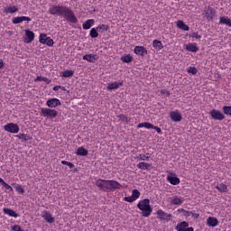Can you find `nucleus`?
Returning <instances> with one entry per match:
<instances>
[{
    "label": "nucleus",
    "mask_w": 231,
    "mask_h": 231,
    "mask_svg": "<svg viewBox=\"0 0 231 231\" xmlns=\"http://www.w3.org/2000/svg\"><path fill=\"white\" fill-rule=\"evenodd\" d=\"M49 14L54 17H61L62 19H65L67 23H71L72 24H77V23H79L75 12L68 6L59 5H51L49 8Z\"/></svg>",
    "instance_id": "1"
},
{
    "label": "nucleus",
    "mask_w": 231,
    "mask_h": 231,
    "mask_svg": "<svg viewBox=\"0 0 231 231\" xmlns=\"http://www.w3.org/2000/svg\"><path fill=\"white\" fill-rule=\"evenodd\" d=\"M96 187H98L99 190H103V192H111L113 190H118L119 189H122V184L116 180L99 179L96 180Z\"/></svg>",
    "instance_id": "2"
},
{
    "label": "nucleus",
    "mask_w": 231,
    "mask_h": 231,
    "mask_svg": "<svg viewBox=\"0 0 231 231\" xmlns=\"http://www.w3.org/2000/svg\"><path fill=\"white\" fill-rule=\"evenodd\" d=\"M137 208L141 210V214L143 217H149L151 214H152V207L151 206V199H143L139 200L137 204Z\"/></svg>",
    "instance_id": "3"
},
{
    "label": "nucleus",
    "mask_w": 231,
    "mask_h": 231,
    "mask_svg": "<svg viewBox=\"0 0 231 231\" xmlns=\"http://www.w3.org/2000/svg\"><path fill=\"white\" fill-rule=\"evenodd\" d=\"M40 115L44 118L53 119V118H57L59 112H57V110L55 109L43 107L41 109Z\"/></svg>",
    "instance_id": "4"
},
{
    "label": "nucleus",
    "mask_w": 231,
    "mask_h": 231,
    "mask_svg": "<svg viewBox=\"0 0 231 231\" xmlns=\"http://www.w3.org/2000/svg\"><path fill=\"white\" fill-rule=\"evenodd\" d=\"M216 14H217V12L214 9V7L208 5V7H206L204 9V17L205 19H207V21L208 22H212L214 21V18L216 17Z\"/></svg>",
    "instance_id": "5"
},
{
    "label": "nucleus",
    "mask_w": 231,
    "mask_h": 231,
    "mask_svg": "<svg viewBox=\"0 0 231 231\" xmlns=\"http://www.w3.org/2000/svg\"><path fill=\"white\" fill-rule=\"evenodd\" d=\"M156 216L160 221H165L166 223L172 221V214H169L163 211V209H158L156 211Z\"/></svg>",
    "instance_id": "6"
},
{
    "label": "nucleus",
    "mask_w": 231,
    "mask_h": 231,
    "mask_svg": "<svg viewBox=\"0 0 231 231\" xmlns=\"http://www.w3.org/2000/svg\"><path fill=\"white\" fill-rule=\"evenodd\" d=\"M4 130L6 131V133H11L12 134H17V133H19L20 131V128L17 124L9 123L4 126Z\"/></svg>",
    "instance_id": "7"
},
{
    "label": "nucleus",
    "mask_w": 231,
    "mask_h": 231,
    "mask_svg": "<svg viewBox=\"0 0 231 231\" xmlns=\"http://www.w3.org/2000/svg\"><path fill=\"white\" fill-rule=\"evenodd\" d=\"M209 115L213 120H218V122L225 120V114L217 109L210 110Z\"/></svg>",
    "instance_id": "8"
},
{
    "label": "nucleus",
    "mask_w": 231,
    "mask_h": 231,
    "mask_svg": "<svg viewBox=\"0 0 231 231\" xmlns=\"http://www.w3.org/2000/svg\"><path fill=\"white\" fill-rule=\"evenodd\" d=\"M175 230L177 231H194V227H189V222L182 221L177 224Z\"/></svg>",
    "instance_id": "9"
},
{
    "label": "nucleus",
    "mask_w": 231,
    "mask_h": 231,
    "mask_svg": "<svg viewBox=\"0 0 231 231\" xmlns=\"http://www.w3.org/2000/svg\"><path fill=\"white\" fill-rule=\"evenodd\" d=\"M42 217L44 219V221H46V223H49L50 225H51V223H55V217L48 210L42 211Z\"/></svg>",
    "instance_id": "10"
},
{
    "label": "nucleus",
    "mask_w": 231,
    "mask_h": 231,
    "mask_svg": "<svg viewBox=\"0 0 231 231\" xmlns=\"http://www.w3.org/2000/svg\"><path fill=\"white\" fill-rule=\"evenodd\" d=\"M60 105H61L60 99L56 97L50 98L46 101V106L51 109H53V107H59V106Z\"/></svg>",
    "instance_id": "11"
},
{
    "label": "nucleus",
    "mask_w": 231,
    "mask_h": 231,
    "mask_svg": "<svg viewBox=\"0 0 231 231\" xmlns=\"http://www.w3.org/2000/svg\"><path fill=\"white\" fill-rule=\"evenodd\" d=\"M122 86H124V81H114L112 83H108L106 89L107 91H113L122 88Z\"/></svg>",
    "instance_id": "12"
},
{
    "label": "nucleus",
    "mask_w": 231,
    "mask_h": 231,
    "mask_svg": "<svg viewBox=\"0 0 231 231\" xmlns=\"http://www.w3.org/2000/svg\"><path fill=\"white\" fill-rule=\"evenodd\" d=\"M134 53L140 57H145L147 55V49L143 46H135L134 49Z\"/></svg>",
    "instance_id": "13"
},
{
    "label": "nucleus",
    "mask_w": 231,
    "mask_h": 231,
    "mask_svg": "<svg viewBox=\"0 0 231 231\" xmlns=\"http://www.w3.org/2000/svg\"><path fill=\"white\" fill-rule=\"evenodd\" d=\"M27 21V23H30L32 21V18L28 16H16L12 19L13 24H21V23Z\"/></svg>",
    "instance_id": "14"
},
{
    "label": "nucleus",
    "mask_w": 231,
    "mask_h": 231,
    "mask_svg": "<svg viewBox=\"0 0 231 231\" xmlns=\"http://www.w3.org/2000/svg\"><path fill=\"white\" fill-rule=\"evenodd\" d=\"M35 39V33L31 30H25V40L26 44H30Z\"/></svg>",
    "instance_id": "15"
},
{
    "label": "nucleus",
    "mask_w": 231,
    "mask_h": 231,
    "mask_svg": "<svg viewBox=\"0 0 231 231\" xmlns=\"http://www.w3.org/2000/svg\"><path fill=\"white\" fill-rule=\"evenodd\" d=\"M185 199L177 195L173 196L171 200V204L176 206L183 205Z\"/></svg>",
    "instance_id": "16"
},
{
    "label": "nucleus",
    "mask_w": 231,
    "mask_h": 231,
    "mask_svg": "<svg viewBox=\"0 0 231 231\" xmlns=\"http://www.w3.org/2000/svg\"><path fill=\"white\" fill-rule=\"evenodd\" d=\"M170 118L172 120V122H181L183 117L180 112L172 111L170 113Z\"/></svg>",
    "instance_id": "17"
},
{
    "label": "nucleus",
    "mask_w": 231,
    "mask_h": 231,
    "mask_svg": "<svg viewBox=\"0 0 231 231\" xmlns=\"http://www.w3.org/2000/svg\"><path fill=\"white\" fill-rule=\"evenodd\" d=\"M185 50L187 51H191V53H197L199 48H198V43H188L185 45Z\"/></svg>",
    "instance_id": "18"
},
{
    "label": "nucleus",
    "mask_w": 231,
    "mask_h": 231,
    "mask_svg": "<svg viewBox=\"0 0 231 231\" xmlns=\"http://www.w3.org/2000/svg\"><path fill=\"white\" fill-rule=\"evenodd\" d=\"M97 60H98V55L97 54H86L83 56V60H87V62L95 63V61Z\"/></svg>",
    "instance_id": "19"
},
{
    "label": "nucleus",
    "mask_w": 231,
    "mask_h": 231,
    "mask_svg": "<svg viewBox=\"0 0 231 231\" xmlns=\"http://www.w3.org/2000/svg\"><path fill=\"white\" fill-rule=\"evenodd\" d=\"M3 212L4 214H5V216H9V217H19V214H17V212L11 208H5L3 209Z\"/></svg>",
    "instance_id": "20"
},
{
    "label": "nucleus",
    "mask_w": 231,
    "mask_h": 231,
    "mask_svg": "<svg viewBox=\"0 0 231 231\" xmlns=\"http://www.w3.org/2000/svg\"><path fill=\"white\" fill-rule=\"evenodd\" d=\"M207 225L208 226L216 227L217 225H219V220H217L215 217H209L207 219Z\"/></svg>",
    "instance_id": "21"
},
{
    "label": "nucleus",
    "mask_w": 231,
    "mask_h": 231,
    "mask_svg": "<svg viewBox=\"0 0 231 231\" xmlns=\"http://www.w3.org/2000/svg\"><path fill=\"white\" fill-rule=\"evenodd\" d=\"M218 24H225L228 28H231V19L228 16H220Z\"/></svg>",
    "instance_id": "22"
},
{
    "label": "nucleus",
    "mask_w": 231,
    "mask_h": 231,
    "mask_svg": "<svg viewBox=\"0 0 231 231\" xmlns=\"http://www.w3.org/2000/svg\"><path fill=\"white\" fill-rule=\"evenodd\" d=\"M167 180L169 181V183H171V185H180V178L176 177V175L174 176L168 175Z\"/></svg>",
    "instance_id": "23"
},
{
    "label": "nucleus",
    "mask_w": 231,
    "mask_h": 231,
    "mask_svg": "<svg viewBox=\"0 0 231 231\" xmlns=\"http://www.w3.org/2000/svg\"><path fill=\"white\" fill-rule=\"evenodd\" d=\"M92 26H95L94 19H88L82 24L83 30H90Z\"/></svg>",
    "instance_id": "24"
},
{
    "label": "nucleus",
    "mask_w": 231,
    "mask_h": 231,
    "mask_svg": "<svg viewBox=\"0 0 231 231\" xmlns=\"http://www.w3.org/2000/svg\"><path fill=\"white\" fill-rule=\"evenodd\" d=\"M177 28H179V30H183L184 32H189V30H190V27H189V25L185 24L184 21L179 20L177 21Z\"/></svg>",
    "instance_id": "25"
},
{
    "label": "nucleus",
    "mask_w": 231,
    "mask_h": 231,
    "mask_svg": "<svg viewBox=\"0 0 231 231\" xmlns=\"http://www.w3.org/2000/svg\"><path fill=\"white\" fill-rule=\"evenodd\" d=\"M137 168L141 169L142 171H151V169H152V164L147 162H139L137 164Z\"/></svg>",
    "instance_id": "26"
},
{
    "label": "nucleus",
    "mask_w": 231,
    "mask_h": 231,
    "mask_svg": "<svg viewBox=\"0 0 231 231\" xmlns=\"http://www.w3.org/2000/svg\"><path fill=\"white\" fill-rule=\"evenodd\" d=\"M5 14H15L19 12V8L16 5H9L4 8Z\"/></svg>",
    "instance_id": "27"
},
{
    "label": "nucleus",
    "mask_w": 231,
    "mask_h": 231,
    "mask_svg": "<svg viewBox=\"0 0 231 231\" xmlns=\"http://www.w3.org/2000/svg\"><path fill=\"white\" fill-rule=\"evenodd\" d=\"M152 48L157 50V51H160L161 50H163V43H162V41L153 40Z\"/></svg>",
    "instance_id": "28"
},
{
    "label": "nucleus",
    "mask_w": 231,
    "mask_h": 231,
    "mask_svg": "<svg viewBox=\"0 0 231 231\" xmlns=\"http://www.w3.org/2000/svg\"><path fill=\"white\" fill-rule=\"evenodd\" d=\"M60 77H62L63 79H69V77H73V75H75V71L73 70H69L66 69L64 71H61L60 73Z\"/></svg>",
    "instance_id": "29"
},
{
    "label": "nucleus",
    "mask_w": 231,
    "mask_h": 231,
    "mask_svg": "<svg viewBox=\"0 0 231 231\" xmlns=\"http://www.w3.org/2000/svg\"><path fill=\"white\" fill-rule=\"evenodd\" d=\"M136 160H138L139 162H149V160H151V154H138L136 156Z\"/></svg>",
    "instance_id": "30"
},
{
    "label": "nucleus",
    "mask_w": 231,
    "mask_h": 231,
    "mask_svg": "<svg viewBox=\"0 0 231 231\" xmlns=\"http://www.w3.org/2000/svg\"><path fill=\"white\" fill-rule=\"evenodd\" d=\"M76 154H77V156H88V152L86 148L81 146L77 149Z\"/></svg>",
    "instance_id": "31"
},
{
    "label": "nucleus",
    "mask_w": 231,
    "mask_h": 231,
    "mask_svg": "<svg viewBox=\"0 0 231 231\" xmlns=\"http://www.w3.org/2000/svg\"><path fill=\"white\" fill-rule=\"evenodd\" d=\"M16 138L21 140V142H24V143L28 142V140H32V137L26 134H20L16 135Z\"/></svg>",
    "instance_id": "32"
},
{
    "label": "nucleus",
    "mask_w": 231,
    "mask_h": 231,
    "mask_svg": "<svg viewBox=\"0 0 231 231\" xmlns=\"http://www.w3.org/2000/svg\"><path fill=\"white\" fill-rule=\"evenodd\" d=\"M122 62L125 64H129V62H133V56L131 54H126L121 57Z\"/></svg>",
    "instance_id": "33"
},
{
    "label": "nucleus",
    "mask_w": 231,
    "mask_h": 231,
    "mask_svg": "<svg viewBox=\"0 0 231 231\" xmlns=\"http://www.w3.org/2000/svg\"><path fill=\"white\" fill-rule=\"evenodd\" d=\"M217 190H218V192H227L228 191V186H226L224 183H220L218 185L216 186Z\"/></svg>",
    "instance_id": "34"
},
{
    "label": "nucleus",
    "mask_w": 231,
    "mask_h": 231,
    "mask_svg": "<svg viewBox=\"0 0 231 231\" xmlns=\"http://www.w3.org/2000/svg\"><path fill=\"white\" fill-rule=\"evenodd\" d=\"M96 30H97V32H101V33H104V32H107V30H109V26L106 24H99L96 27Z\"/></svg>",
    "instance_id": "35"
},
{
    "label": "nucleus",
    "mask_w": 231,
    "mask_h": 231,
    "mask_svg": "<svg viewBox=\"0 0 231 231\" xmlns=\"http://www.w3.org/2000/svg\"><path fill=\"white\" fill-rule=\"evenodd\" d=\"M119 120L123 122L124 124H129L131 122V117H128L127 116L121 114L118 116Z\"/></svg>",
    "instance_id": "36"
},
{
    "label": "nucleus",
    "mask_w": 231,
    "mask_h": 231,
    "mask_svg": "<svg viewBox=\"0 0 231 231\" xmlns=\"http://www.w3.org/2000/svg\"><path fill=\"white\" fill-rule=\"evenodd\" d=\"M47 40H48V34H46V33L40 34L39 42H41V44H46Z\"/></svg>",
    "instance_id": "37"
},
{
    "label": "nucleus",
    "mask_w": 231,
    "mask_h": 231,
    "mask_svg": "<svg viewBox=\"0 0 231 231\" xmlns=\"http://www.w3.org/2000/svg\"><path fill=\"white\" fill-rule=\"evenodd\" d=\"M89 36L91 39H97L98 37V31L97 28H92L89 32Z\"/></svg>",
    "instance_id": "38"
},
{
    "label": "nucleus",
    "mask_w": 231,
    "mask_h": 231,
    "mask_svg": "<svg viewBox=\"0 0 231 231\" xmlns=\"http://www.w3.org/2000/svg\"><path fill=\"white\" fill-rule=\"evenodd\" d=\"M0 183L5 189V190H9V192H14V188H12V186H10V184L6 183V181H5V180H3V181Z\"/></svg>",
    "instance_id": "39"
},
{
    "label": "nucleus",
    "mask_w": 231,
    "mask_h": 231,
    "mask_svg": "<svg viewBox=\"0 0 231 231\" xmlns=\"http://www.w3.org/2000/svg\"><path fill=\"white\" fill-rule=\"evenodd\" d=\"M223 113L224 115H227L229 116H231V106H223Z\"/></svg>",
    "instance_id": "40"
},
{
    "label": "nucleus",
    "mask_w": 231,
    "mask_h": 231,
    "mask_svg": "<svg viewBox=\"0 0 231 231\" xmlns=\"http://www.w3.org/2000/svg\"><path fill=\"white\" fill-rule=\"evenodd\" d=\"M46 46H49L50 48L53 47V44H55V42H53V39L51 37H48L47 41L45 42Z\"/></svg>",
    "instance_id": "41"
},
{
    "label": "nucleus",
    "mask_w": 231,
    "mask_h": 231,
    "mask_svg": "<svg viewBox=\"0 0 231 231\" xmlns=\"http://www.w3.org/2000/svg\"><path fill=\"white\" fill-rule=\"evenodd\" d=\"M16 192L18 194H24V188H23V186L17 184L15 187H14Z\"/></svg>",
    "instance_id": "42"
},
{
    "label": "nucleus",
    "mask_w": 231,
    "mask_h": 231,
    "mask_svg": "<svg viewBox=\"0 0 231 231\" xmlns=\"http://www.w3.org/2000/svg\"><path fill=\"white\" fill-rule=\"evenodd\" d=\"M132 196L134 199H135V201H136V199L140 198V191L138 189H133Z\"/></svg>",
    "instance_id": "43"
},
{
    "label": "nucleus",
    "mask_w": 231,
    "mask_h": 231,
    "mask_svg": "<svg viewBox=\"0 0 231 231\" xmlns=\"http://www.w3.org/2000/svg\"><path fill=\"white\" fill-rule=\"evenodd\" d=\"M188 73H191V75H196L198 73V69H196V67H189Z\"/></svg>",
    "instance_id": "44"
},
{
    "label": "nucleus",
    "mask_w": 231,
    "mask_h": 231,
    "mask_svg": "<svg viewBox=\"0 0 231 231\" xmlns=\"http://www.w3.org/2000/svg\"><path fill=\"white\" fill-rule=\"evenodd\" d=\"M124 201H126L127 203H134V201H136L134 198H133V195L129 197H125Z\"/></svg>",
    "instance_id": "45"
},
{
    "label": "nucleus",
    "mask_w": 231,
    "mask_h": 231,
    "mask_svg": "<svg viewBox=\"0 0 231 231\" xmlns=\"http://www.w3.org/2000/svg\"><path fill=\"white\" fill-rule=\"evenodd\" d=\"M11 230H13V231H22L23 228L19 225H14V226H11Z\"/></svg>",
    "instance_id": "46"
},
{
    "label": "nucleus",
    "mask_w": 231,
    "mask_h": 231,
    "mask_svg": "<svg viewBox=\"0 0 231 231\" xmlns=\"http://www.w3.org/2000/svg\"><path fill=\"white\" fill-rule=\"evenodd\" d=\"M191 39H201V35L198 34V32H192L189 34Z\"/></svg>",
    "instance_id": "47"
},
{
    "label": "nucleus",
    "mask_w": 231,
    "mask_h": 231,
    "mask_svg": "<svg viewBox=\"0 0 231 231\" xmlns=\"http://www.w3.org/2000/svg\"><path fill=\"white\" fill-rule=\"evenodd\" d=\"M154 125L149 123V122H144V127L145 129H152Z\"/></svg>",
    "instance_id": "48"
},
{
    "label": "nucleus",
    "mask_w": 231,
    "mask_h": 231,
    "mask_svg": "<svg viewBox=\"0 0 231 231\" xmlns=\"http://www.w3.org/2000/svg\"><path fill=\"white\" fill-rule=\"evenodd\" d=\"M162 95H166V97H171V92L167 89L161 90Z\"/></svg>",
    "instance_id": "49"
},
{
    "label": "nucleus",
    "mask_w": 231,
    "mask_h": 231,
    "mask_svg": "<svg viewBox=\"0 0 231 231\" xmlns=\"http://www.w3.org/2000/svg\"><path fill=\"white\" fill-rule=\"evenodd\" d=\"M193 219H199V214L195 213L194 211H191V215H190Z\"/></svg>",
    "instance_id": "50"
},
{
    "label": "nucleus",
    "mask_w": 231,
    "mask_h": 231,
    "mask_svg": "<svg viewBox=\"0 0 231 231\" xmlns=\"http://www.w3.org/2000/svg\"><path fill=\"white\" fill-rule=\"evenodd\" d=\"M42 82H45L46 84H50V82H51V80H50V79H48L47 77H42Z\"/></svg>",
    "instance_id": "51"
},
{
    "label": "nucleus",
    "mask_w": 231,
    "mask_h": 231,
    "mask_svg": "<svg viewBox=\"0 0 231 231\" xmlns=\"http://www.w3.org/2000/svg\"><path fill=\"white\" fill-rule=\"evenodd\" d=\"M152 129H154L158 133V134H162V128L153 125Z\"/></svg>",
    "instance_id": "52"
},
{
    "label": "nucleus",
    "mask_w": 231,
    "mask_h": 231,
    "mask_svg": "<svg viewBox=\"0 0 231 231\" xmlns=\"http://www.w3.org/2000/svg\"><path fill=\"white\" fill-rule=\"evenodd\" d=\"M190 215H191V211H188L184 209L183 216H185L186 217H189Z\"/></svg>",
    "instance_id": "53"
},
{
    "label": "nucleus",
    "mask_w": 231,
    "mask_h": 231,
    "mask_svg": "<svg viewBox=\"0 0 231 231\" xmlns=\"http://www.w3.org/2000/svg\"><path fill=\"white\" fill-rule=\"evenodd\" d=\"M59 89H64V87H62V86H55V87H53V91H59Z\"/></svg>",
    "instance_id": "54"
},
{
    "label": "nucleus",
    "mask_w": 231,
    "mask_h": 231,
    "mask_svg": "<svg viewBox=\"0 0 231 231\" xmlns=\"http://www.w3.org/2000/svg\"><path fill=\"white\" fill-rule=\"evenodd\" d=\"M34 82H42V77L37 76V77L34 79Z\"/></svg>",
    "instance_id": "55"
},
{
    "label": "nucleus",
    "mask_w": 231,
    "mask_h": 231,
    "mask_svg": "<svg viewBox=\"0 0 231 231\" xmlns=\"http://www.w3.org/2000/svg\"><path fill=\"white\" fill-rule=\"evenodd\" d=\"M3 68H5V61L0 59V69H3Z\"/></svg>",
    "instance_id": "56"
},
{
    "label": "nucleus",
    "mask_w": 231,
    "mask_h": 231,
    "mask_svg": "<svg viewBox=\"0 0 231 231\" xmlns=\"http://www.w3.org/2000/svg\"><path fill=\"white\" fill-rule=\"evenodd\" d=\"M142 127H144V123H140L137 125V129H142Z\"/></svg>",
    "instance_id": "57"
},
{
    "label": "nucleus",
    "mask_w": 231,
    "mask_h": 231,
    "mask_svg": "<svg viewBox=\"0 0 231 231\" xmlns=\"http://www.w3.org/2000/svg\"><path fill=\"white\" fill-rule=\"evenodd\" d=\"M68 167H69V169H73V167H75V164H73V162H69Z\"/></svg>",
    "instance_id": "58"
},
{
    "label": "nucleus",
    "mask_w": 231,
    "mask_h": 231,
    "mask_svg": "<svg viewBox=\"0 0 231 231\" xmlns=\"http://www.w3.org/2000/svg\"><path fill=\"white\" fill-rule=\"evenodd\" d=\"M61 163H62V165H69V162H68V161H61Z\"/></svg>",
    "instance_id": "59"
},
{
    "label": "nucleus",
    "mask_w": 231,
    "mask_h": 231,
    "mask_svg": "<svg viewBox=\"0 0 231 231\" xmlns=\"http://www.w3.org/2000/svg\"><path fill=\"white\" fill-rule=\"evenodd\" d=\"M178 210H179V212H185L184 208H179Z\"/></svg>",
    "instance_id": "60"
},
{
    "label": "nucleus",
    "mask_w": 231,
    "mask_h": 231,
    "mask_svg": "<svg viewBox=\"0 0 231 231\" xmlns=\"http://www.w3.org/2000/svg\"><path fill=\"white\" fill-rule=\"evenodd\" d=\"M2 181H3V179H2V178H0V183H2Z\"/></svg>",
    "instance_id": "61"
}]
</instances>
